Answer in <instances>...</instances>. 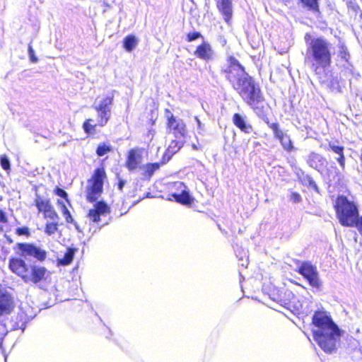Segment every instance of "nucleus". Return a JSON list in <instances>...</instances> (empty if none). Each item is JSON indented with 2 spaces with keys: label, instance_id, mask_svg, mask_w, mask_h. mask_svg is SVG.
Here are the masks:
<instances>
[{
  "label": "nucleus",
  "instance_id": "obj_40",
  "mask_svg": "<svg viewBox=\"0 0 362 362\" xmlns=\"http://www.w3.org/2000/svg\"><path fill=\"white\" fill-rule=\"evenodd\" d=\"M17 233L18 235H28V228H18Z\"/></svg>",
  "mask_w": 362,
  "mask_h": 362
},
{
  "label": "nucleus",
  "instance_id": "obj_27",
  "mask_svg": "<svg viewBox=\"0 0 362 362\" xmlns=\"http://www.w3.org/2000/svg\"><path fill=\"white\" fill-rule=\"evenodd\" d=\"M17 319H19V320L16 322L14 329H21L23 331L25 328L27 322L29 320V317L23 311H21L18 313Z\"/></svg>",
  "mask_w": 362,
  "mask_h": 362
},
{
  "label": "nucleus",
  "instance_id": "obj_24",
  "mask_svg": "<svg viewBox=\"0 0 362 362\" xmlns=\"http://www.w3.org/2000/svg\"><path fill=\"white\" fill-rule=\"evenodd\" d=\"M35 204L38 210L43 214L52 207L49 199L39 196H37L35 199Z\"/></svg>",
  "mask_w": 362,
  "mask_h": 362
},
{
  "label": "nucleus",
  "instance_id": "obj_34",
  "mask_svg": "<svg viewBox=\"0 0 362 362\" xmlns=\"http://www.w3.org/2000/svg\"><path fill=\"white\" fill-rule=\"evenodd\" d=\"M44 216L45 218H49L52 221H54L57 218V214L55 212L53 206L44 213Z\"/></svg>",
  "mask_w": 362,
  "mask_h": 362
},
{
  "label": "nucleus",
  "instance_id": "obj_6",
  "mask_svg": "<svg viewBox=\"0 0 362 362\" xmlns=\"http://www.w3.org/2000/svg\"><path fill=\"white\" fill-rule=\"evenodd\" d=\"M298 272L308 280L311 286L319 288L321 286L317 267L311 263L308 262H303L299 267Z\"/></svg>",
  "mask_w": 362,
  "mask_h": 362
},
{
  "label": "nucleus",
  "instance_id": "obj_48",
  "mask_svg": "<svg viewBox=\"0 0 362 362\" xmlns=\"http://www.w3.org/2000/svg\"><path fill=\"white\" fill-rule=\"evenodd\" d=\"M358 228V231L359 233L361 234L362 235V228Z\"/></svg>",
  "mask_w": 362,
  "mask_h": 362
},
{
  "label": "nucleus",
  "instance_id": "obj_47",
  "mask_svg": "<svg viewBox=\"0 0 362 362\" xmlns=\"http://www.w3.org/2000/svg\"><path fill=\"white\" fill-rule=\"evenodd\" d=\"M52 225H54V226H57V224H54V223H47L46 226L49 227V226H52Z\"/></svg>",
  "mask_w": 362,
  "mask_h": 362
},
{
  "label": "nucleus",
  "instance_id": "obj_39",
  "mask_svg": "<svg viewBox=\"0 0 362 362\" xmlns=\"http://www.w3.org/2000/svg\"><path fill=\"white\" fill-rule=\"evenodd\" d=\"M199 37H201V34L199 32L190 33L187 35V40L191 42L199 38Z\"/></svg>",
  "mask_w": 362,
  "mask_h": 362
},
{
  "label": "nucleus",
  "instance_id": "obj_43",
  "mask_svg": "<svg viewBox=\"0 0 362 362\" xmlns=\"http://www.w3.org/2000/svg\"><path fill=\"white\" fill-rule=\"evenodd\" d=\"M58 228H45V233L48 235H52L57 230Z\"/></svg>",
  "mask_w": 362,
  "mask_h": 362
},
{
  "label": "nucleus",
  "instance_id": "obj_15",
  "mask_svg": "<svg viewBox=\"0 0 362 362\" xmlns=\"http://www.w3.org/2000/svg\"><path fill=\"white\" fill-rule=\"evenodd\" d=\"M175 187L180 191V192H174L172 194L176 202L183 204H190L192 199L187 190V187L182 182L175 183Z\"/></svg>",
  "mask_w": 362,
  "mask_h": 362
},
{
  "label": "nucleus",
  "instance_id": "obj_44",
  "mask_svg": "<svg viewBox=\"0 0 362 362\" xmlns=\"http://www.w3.org/2000/svg\"><path fill=\"white\" fill-rule=\"evenodd\" d=\"M6 217L5 213L0 210V223H6Z\"/></svg>",
  "mask_w": 362,
  "mask_h": 362
},
{
  "label": "nucleus",
  "instance_id": "obj_12",
  "mask_svg": "<svg viewBox=\"0 0 362 362\" xmlns=\"http://www.w3.org/2000/svg\"><path fill=\"white\" fill-rule=\"evenodd\" d=\"M194 54L199 59L209 61L214 59V51L209 42L204 41L201 45L197 46Z\"/></svg>",
  "mask_w": 362,
  "mask_h": 362
},
{
  "label": "nucleus",
  "instance_id": "obj_41",
  "mask_svg": "<svg viewBox=\"0 0 362 362\" xmlns=\"http://www.w3.org/2000/svg\"><path fill=\"white\" fill-rule=\"evenodd\" d=\"M320 156L317 154V153H311L310 156V165L313 166V164H312V160H320Z\"/></svg>",
  "mask_w": 362,
  "mask_h": 362
},
{
  "label": "nucleus",
  "instance_id": "obj_30",
  "mask_svg": "<svg viewBox=\"0 0 362 362\" xmlns=\"http://www.w3.org/2000/svg\"><path fill=\"white\" fill-rule=\"evenodd\" d=\"M58 204L61 206L62 212L65 218L66 221L69 223H71L73 222V218L71 217L70 212L69 211L68 209L65 206L63 201L58 200Z\"/></svg>",
  "mask_w": 362,
  "mask_h": 362
},
{
  "label": "nucleus",
  "instance_id": "obj_18",
  "mask_svg": "<svg viewBox=\"0 0 362 362\" xmlns=\"http://www.w3.org/2000/svg\"><path fill=\"white\" fill-rule=\"evenodd\" d=\"M233 122L238 128L246 134H250L253 130L252 125L247 123L245 117H243L238 113H235L233 115Z\"/></svg>",
  "mask_w": 362,
  "mask_h": 362
},
{
  "label": "nucleus",
  "instance_id": "obj_37",
  "mask_svg": "<svg viewBox=\"0 0 362 362\" xmlns=\"http://www.w3.org/2000/svg\"><path fill=\"white\" fill-rule=\"evenodd\" d=\"M290 201L293 203H298L301 201V197L297 192H291L290 194Z\"/></svg>",
  "mask_w": 362,
  "mask_h": 362
},
{
  "label": "nucleus",
  "instance_id": "obj_7",
  "mask_svg": "<svg viewBox=\"0 0 362 362\" xmlns=\"http://www.w3.org/2000/svg\"><path fill=\"white\" fill-rule=\"evenodd\" d=\"M269 126L273 131L274 137L280 141L283 148L288 152L293 151L294 147L290 136L279 129V124L271 123Z\"/></svg>",
  "mask_w": 362,
  "mask_h": 362
},
{
  "label": "nucleus",
  "instance_id": "obj_29",
  "mask_svg": "<svg viewBox=\"0 0 362 362\" xmlns=\"http://www.w3.org/2000/svg\"><path fill=\"white\" fill-rule=\"evenodd\" d=\"M160 168V164L158 163H148L143 167L145 172V175L151 177L153 175L155 171Z\"/></svg>",
  "mask_w": 362,
  "mask_h": 362
},
{
  "label": "nucleus",
  "instance_id": "obj_25",
  "mask_svg": "<svg viewBox=\"0 0 362 362\" xmlns=\"http://www.w3.org/2000/svg\"><path fill=\"white\" fill-rule=\"evenodd\" d=\"M235 252L237 257L239 259L240 265L247 267L248 264L247 251L243 248L237 247L235 249Z\"/></svg>",
  "mask_w": 362,
  "mask_h": 362
},
{
  "label": "nucleus",
  "instance_id": "obj_31",
  "mask_svg": "<svg viewBox=\"0 0 362 362\" xmlns=\"http://www.w3.org/2000/svg\"><path fill=\"white\" fill-rule=\"evenodd\" d=\"M58 204L61 206L62 212L65 218L66 221L69 223H71L73 222V218L71 217L70 212L69 211L68 209L65 206L63 201L58 200Z\"/></svg>",
  "mask_w": 362,
  "mask_h": 362
},
{
  "label": "nucleus",
  "instance_id": "obj_22",
  "mask_svg": "<svg viewBox=\"0 0 362 362\" xmlns=\"http://www.w3.org/2000/svg\"><path fill=\"white\" fill-rule=\"evenodd\" d=\"M329 147L333 152L339 155V157L337 158V160L339 162L340 166L344 168L345 165V158L343 153L344 148L342 146H337L332 143L329 144Z\"/></svg>",
  "mask_w": 362,
  "mask_h": 362
},
{
  "label": "nucleus",
  "instance_id": "obj_36",
  "mask_svg": "<svg viewBox=\"0 0 362 362\" xmlns=\"http://www.w3.org/2000/svg\"><path fill=\"white\" fill-rule=\"evenodd\" d=\"M28 54L32 62L36 63L37 62L38 59L35 56V52L30 45H28Z\"/></svg>",
  "mask_w": 362,
  "mask_h": 362
},
{
  "label": "nucleus",
  "instance_id": "obj_13",
  "mask_svg": "<svg viewBox=\"0 0 362 362\" xmlns=\"http://www.w3.org/2000/svg\"><path fill=\"white\" fill-rule=\"evenodd\" d=\"M109 213L108 206L102 202H98L93 209H90L88 213V217L93 222H98L101 220V217H105Z\"/></svg>",
  "mask_w": 362,
  "mask_h": 362
},
{
  "label": "nucleus",
  "instance_id": "obj_50",
  "mask_svg": "<svg viewBox=\"0 0 362 362\" xmlns=\"http://www.w3.org/2000/svg\"><path fill=\"white\" fill-rule=\"evenodd\" d=\"M238 233H242V230L240 228L238 229Z\"/></svg>",
  "mask_w": 362,
  "mask_h": 362
},
{
  "label": "nucleus",
  "instance_id": "obj_5",
  "mask_svg": "<svg viewBox=\"0 0 362 362\" xmlns=\"http://www.w3.org/2000/svg\"><path fill=\"white\" fill-rule=\"evenodd\" d=\"M106 175L103 168L95 170L93 177L88 180L87 199L90 202H95L103 192V180Z\"/></svg>",
  "mask_w": 362,
  "mask_h": 362
},
{
  "label": "nucleus",
  "instance_id": "obj_49",
  "mask_svg": "<svg viewBox=\"0 0 362 362\" xmlns=\"http://www.w3.org/2000/svg\"><path fill=\"white\" fill-rule=\"evenodd\" d=\"M149 134H151V135H152V136H153V134L152 133V131H151V130H150V131H149Z\"/></svg>",
  "mask_w": 362,
  "mask_h": 362
},
{
  "label": "nucleus",
  "instance_id": "obj_19",
  "mask_svg": "<svg viewBox=\"0 0 362 362\" xmlns=\"http://www.w3.org/2000/svg\"><path fill=\"white\" fill-rule=\"evenodd\" d=\"M217 7L223 16L224 20L228 22L233 13L231 0H221L217 3Z\"/></svg>",
  "mask_w": 362,
  "mask_h": 362
},
{
  "label": "nucleus",
  "instance_id": "obj_14",
  "mask_svg": "<svg viewBox=\"0 0 362 362\" xmlns=\"http://www.w3.org/2000/svg\"><path fill=\"white\" fill-rule=\"evenodd\" d=\"M29 266L26 264L24 260L18 258H13L9 261L10 269L22 278L23 280Z\"/></svg>",
  "mask_w": 362,
  "mask_h": 362
},
{
  "label": "nucleus",
  "instance_id": "obj_42",
  "mask_svg": "<svg viewBox=\"0 0 362 362\" xmlns=\"http://www.w3.org/2000/svg\"><path fill=\"white\" fill-rule=\"evenodd\" d=\"M195 120L196 122H197V126H198V130H199V133H201V131L203 130L204 129V124L201 122V121L199 120V119L197 117H195Z\"/></svg>",
  "mask_w": 362,
  "mask_h": 362
},
{
  "label": "nucleus",
  "instance_id": "obj_8",
  "mask_svg": "<svg viewBox=\"0 0 362 362\" xmlns=\"http://www.w3.org/2000/svg\"><path fill=\"white\" fill-rule=\"evenodd\" d=\"M168 129L177 139L183 138L186 134L185 124L181 119H177L173 115L168 116Z\"/></svg>",
  "mask_w": 362,
  "mask_h": 362
},
{
  "label": "nucleus",
  "instance_id": "obj_33",
  "mask_svg": "<svg viewBox=\"0 0 362 362\" xmlns=\"http://www.w3.org/2000/svg\"><path fill=\"white\" fill-rule=\"evenodd\" d=\"M110 151H111L110 146L106 145L105 144H101L98 146L96 153L98 156H103L104 155H105Z\"/></svg>",
  "mask_w": 362,
  "mask_h": 362
},
{
  "label": "nucleus",
  "instance_id": "obj_46",
  "mask_svg": "<svg viewBox=\"0 0 362 362\" xmlns=\"http://www.w3.org/2000/svg\"><path fill=\"white\" fill-rule=\"evenodd\" d=\"M76 229L78 233H83V231L81 230V228L77 227Z\"/></svg>",
  "mask_w": 362,
  "mask_h": 362
},
{
  "label": "nucleus",
  "instance_id": "obj_11",
  "mask_svg": "<svg viewBox=\"0 0 362 362\" xmlns=\"http://www.w3.org/2000/svg\"><path fill=\"white\" fill-rule=\"evenodd\" d=\"M14 308L13 298L5 290L0 289V315L9 314Z\"/></svg>",
  "mask_w": 362,
  "mask_h": 362
},
{
  "label": "nucleus",
  "instance_id": "obj_3",
  "mask_svg": "<svg viewBox=\"0 0 362 362\" xmlns=\"http://www.w3.org/2000/svg\"><path fill=\"white\" fill-rule=\"evenodd\" d=\"M307 57L312 62L315 71L319 68H327L331 64L332 45L323 37L311 38L306 34Z\"/></svg>",
  "mask_w": 362,
  "mask_h": 362
},
{
  "label": "nucleus",
  "instance_id": "obj_23",
  "mask_svg": "<svg viewBox=\"0 0 362 362\" xmlns=\"http://www.w3.org/2000/svg\"><path fill=\"white\" fill-rule=\"evenodd\" d=\"M95 111L97 112V122L98 126L104 127L110 118L111 112L105 110Z\"/></svg>",
  "mask_w": 362,
  "mask_h": 362
},
{
  "label": "nucleus",
  "instance_id": "obj_2",
  "mask_svg": "<svg viewBox=\"0 0 362 362\" xmlns=\"http://www.w3.org/2000/svg\"><path fill=\"white\" fill-rule=\"evenodd\" d=\"M313 338L319 346L327 354L336 352L343 331L325 311H316L313 316Z\"/></svg>",
  "mask_w": 362,
  "mask_h": 362
},
{
  "label": "nucleus",
  "instance_id": "obj_45",
  "mask_svg": "<svg viewBox=\"0 0 362 362\" xmlns=\"http://www.w3.org/2000/svg\"><path fill=\"white\" fill-rule=\"evenodd\" d=\"M124 184H125V182H124V180H120L119 181L118 188H119L120 190H122V188H123V187H124Z\"/></svg>",
  "mask_w": 362,
  "mask_h": 362
},
{
  "label": "nucleus",
  "instance_id": "obj_16",
  "mask_svg": "<svg viewBox=\"0 0 362 362\" xmlns=\"http://www.w3.org/2000/svg\"><path fill=\"white\" fill-rule=\"evenodd\" d=\"M141 162V153L139 149H131L129 151L127 160V168L129 170H134L136 169L139 164Z\"/></svg>",
  "mask_w": 362,
  "mask_h": 362
},
{
  "label": "nucleus",
  "instance_id": "obj_28",
  "mask_svg": "<svg viewBox=\"0 0 362 362\" xmlns=\"http://www.w3.org/2000/svg\"><path fill=\"white\" fill-rule=\"evenodd\" d=\"M300 1L308 7L309 10L317 13H320L318 0H300Z\"/></svg>",
  "mask_w": 362,
  "mask_h": 362
},
{
  "label": "nucleus",
  "instance_id": "obj_35",
  "mask_svg": "<svg viewBox=\"0 0 362 362\" xmlns=\"http://www.w3.org/2000/svg\"><path fill=\"white\" fill-rule=\"evenodd\" d=\"M0 161L1 165L4 170H8L10 168V161L5 155L1 156Z\"/></svg>",
  "mask_w": 362,
  "mask_h": 362
},
{
  "label": "nucleus",
  "instance_id": "obj_21",
  "mask_svg": "<svg viewBox=\"0 0 362 362\" xmlns=\"http://www.w3.org/2000/svg\"><path fill=\"white\" fill-rule=\"evenodd\" d=\"M75 249L67 248L66 252L62 256H59L57 257V264L62 266L69 265L73 261L75 255Z\"/></svg>",
  "mask_w": 362,
  "mask_h": 362
},
{
  "label": "nucleus",
  "instance_id": "obj_17",
  "mask_svg": "<svg viewBox=\"0 0 362 362\" xmlns=\"http://www.w3.org/2000/svg\"><path fill=\"white\" fill-rule=\"evenodd\" d=\"M183 146V141L182 140H173L168 145L165 154L163 156V163H165L169 161L171 157L177 153L181 147Z\"/></svg>",
  "mask_w": 362,
  "mask_h": 362
},
{
  "label": "nucleus",
  "instance_id": "obj_10",
  "mask_svg": "<svg viewBox=\"0 0 362 362\" xmlns=\"http://www.w3.org/2000/svg\"><path fill=\"white\" fill-rule=\"evenodd\" d=\"M47 269L40 266H30L28 267L23 281L25 283L37 284L44 279Z\"/></svg>",
  "mask_w": 362,
  "mask_h": 362
},
{
  "label": "nucleus",
  "instance_id": "obj_9",
  "mask_svg": "<svg viewBox=\"0 0 362 362\" xmlns=\"http://www.w3.org/2000/svg\"><path fill=\"white\" fill-rule=\"evenodd\" d=\"M18 247L22 256L33 257L40 261H43L46 258V252L32 244L19 243Z\"/></svg>",
  "mask_w": 362,
  "mask_h": 362
},
{
  "label": "nucleus",
  "instance_id": "obj_51",
  "mask_svg": "<svg viewBox=\"0 0 362 362\" xmlns=\"http://www.w3.org/2000/svg\"><path fill=\"white\" fill-rule=\"evenodd\" d=\"M361 161H362V153H361Z\"/></svg>",
  "mask_w": 362,
  "mask_h": 362
},
{
  "label": "nucleus",
  "instance_id": "obj_4",
  "mask_svg": "<svg viewBox=\"0 0 362 362\" xmlns=\"http://www.w3.org/2000/svg\"><path fill=\"white\" fill-rule=\"evenodd\" d=\"M335 207L337 217L344 226H362V216H358L357 206L353 202L345 197H339Z\"/></svg>",
  "mask_w": 362,
  "mask_h": 362
},
{
  "label": "nucleus",
  "instance_id": "obj_1",
  "mask_svg": "<svg viewBox=\"0 0 362 362\" xmlns=\"http://www.w3.org/2000/svg\"><path fill=\"white\" fill-rule=\"evenodd\" d=\"M233 88L238 91L243 100L250 106L262 100L260 90L256 87L252 78L233 57L228 59L227 67L222 69Z\"/></svg>",
  "mask_w": 362,
  "mask_h": 362
},
{
  "label": "nucleus",
  "instance_id": "obj_20",
  "mask_svg": "<svg viewBox=\"0 0 362 362\" xmlns=\"http://www.w3.org/2000/svg\"><path fill=\"white\" fill-rule=\"evenodd\" d=\"M113 101V96H106L98 100H96L93 107L95 110H108L111 112V105Z\"/></svg>",
  "mask_w": 362,
  "mask_h": 362
},
{
  "label": "nucleus",
  "instance_id": "obj_38",
  "mask_svg": "<svg viewBox=\"0 0 362 362\" xmlns=\"http://www.w3.org/2000/svg\"><path fill=\"white\" fill-rule=\"evenodd\" d=\"M54 192L57 196L64 198L66 201L68 202L67 193L64 189L57 187L54 190Z\"/></svg>",
  "mask_w": 362,
  "mask_h": 362
},
{
  "label": "nucleus",
  "instance_id": "obj_32",
  "mask_svg": "<svg viewBox=\"0 0 362 362\" xmlns=\"http://www.w3.org/2000/svg\"><path fill=\"white\" fill-rule=\"evenodd\" d=\"M97 125H98V122L95 124H93V119H88L84 122V123L83 124V127L84 131L86 133L92 134V133L95 132V129Z\"/></svg>",
  "mask_w": 362,
  "mask_h": 362
},
{
  "label": "nucleus",
  "instance_id": "obj_26",
  "mask_svg": "<svg viewBox=\"0 0 362 362\" xmlns=\"http://www.w3.org/2000/svg\"><path fill=\"white\" fill-rule=\"evenodd\" d=\"M137 39L132 35L127 36L124 40V47L127 52H132L137 45Z\"/></svg>",
  "mask_w": 362,
  "mask_h": 362
}]
</instances>
